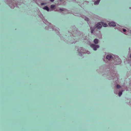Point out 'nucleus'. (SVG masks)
<instances>
[{
    "mask_svg": "<svg viewBox=\"0 0 131 131\" xmlns=\"http://www.w3.org/2000/svg\"><path fill=\"white\" fill-rule=\"evenodd\" d=\"M124 32H125L126 31V30L124 29L123 30Z\"/></svg>",
    "mask_w": 131,
    "mask_h": 131,
    "instance_id": "obj_15",
    "label": "nucleus"
},
{
    "mask_svg": "<svg viewBox=\"0 0 131 131\" xmlns=\"http://www.w3.org/2000/svg\"><path fill=\"white\" fill-rule=\"evenodd\" d=\"M91 33H93V31H94V29H93L91 27Z\"/></svg>",
    "mask_w": 131,
    "mask_h": 131,
    "instance_id": "obj_11",
    "label": "nucleus"
},
{
    "mask_svg": "<svg viewBox=\"0 0 131 131\" xmlns=\"http://www.w3.org/2000/svg\"><path fill=\"white\" fill-rule=\"evenodd\" d=\"M116 60H114V61H116Z\"/></svg>",
    "mask_w": 131,
    "mask_h": 131,
    "instance_id": "obj_20",
    "label": "nucleus"
},
{
    "mask_svg": "<svg viewBox=\"0 0 131 131\" xmlns=\"http://www.w3.org/2000/svg\"><path fill=\"white\" fill-rule=\"evenodd\" d=\"M101 23H98L96 25V27L99 29L101 28L102 27V25Z\"/></svg>",
    "mask_w": 131,
    "mask_h": 131,
    "instance_id": "obj_2",
    "label": "nucleus"
},
{
    "mask_svg": "<svg viewBox=\"0 0 131 131\" xmlns=\"http://www.w3.org/2000/svg\"><path fill=\"white\" fill-rule=\"evenodd\" d=\"M44 9H45L47 10L48 11H49V9L48 7L47 6H45L43 8Z\"/></svg>",
    "mask_w": 131,
    "mask_h": 131,
    "instance_id": "obj_6",
    "label": "nucleus"
},
{
    "mask_svg": "<svg viewBox=\"0 0 131 131\" xmlns=\"http://www.w3.org/2000/svg\"><path fill=\"white\" fill-rule=\"evenodd\" d=\"M130 58H131V54H130Z\"/></svg>",
    "mask_w": 131,
    "mask_h": 131,
    "instance_id": "obj_19",
    "label": "nucleus"
},
{
    "mask_svg": "<svg viewBox=\"0 0 131 131\" xmlns=\"http://www.w3.org/2000/svg\"><path fill=\"white\" fill-rule=\"evenodd\" d=\"M116 87H117V88L119 89V88H120L121 86H120V85H117V86H116Z\"/></svg>",
    "mask_w": 131,
    "mask_h": 131,
    "instance_id": "obj_12",
    "label": "nucleus"
},
{
    "mask_svg": "<svg viewBox=\"0 0 131 131\" xmlns=\"http://www.w3.org/2000/svg\"><path fill=\"white\" fill-rule=\"evenodd\" d=\"M101 24L103 27H106L107 26V25L105 23H104L103 22H101Z\"/></svg>",
    "mask_w": 131,
    "mask_h": 131,
    "instance_id": "obj_5",
    "label": "nucleus"
},
{
    "mask_svg": "<svg viewBox=\"0 0 131 131\" xmlns=\"http://www.w3.org/2000/svg\"><path fill=\"white\" fill-rule=\"evenodd\" d=\"M91 46L93 48L94 50H97V48H98L99 47V46L98 45H95L92 44L91 45Z\"/></svg>",
    "mask_w": 131,
    "mask_h": 131,
    "instance_id": "obj_1",
    "label": "nucleus"
},
{
    "mask_svg": "<svg viewBox=\"0 0 131 131\" xmlns=\"http://www.w3.org/2000/svg\"><path fill=\"white\" fill-rule=\"evenodd\" d=\"M55 6L54 5H52L51 6V8H53L55 7Z\"/></svg>",
    "mask_w": 131,
    "mask_h": 131,
    "instance_id": "obj_10",
    "label": "nucleus"
},
{
    "mask_svg": "<svg viewBox=\"0 0 131 131\" xmlns=\"http://www.w3.org/2000/svg\"><path fill=\"white\" fill-rule=\"evenodd\" d=\"M112 57L111 55H107L106 57V58L109 60L112 59Z\"/></svg>",
    "mask_w": 131,
    "mask_h": 131,
    "instance_id": "obj_4",
    "label": "nucleus"
},
{
    "mask_svg": "<svg viewBox=\"0 0 131 131\" xmlns=\"http://www.w3.org/2000/svg\"><path fill=\"white\" fill-rule=\"evenodd\" d=\"M100 1V0H97V1H95V2L94 3V4L95 5L98 4L99 3Z\"/></svg>",
    "mask_w": 131,
    "mask_h": 131,
    "instance_id": "obj_7",
    "label": "nucleus"
},
{
    "mask_svg": "<svg viewBox=\"0 0 131 131\" xmlns=\"http://www.w3.org/2000/svg\"><path fill=\"white\" fill-rule=\"evenodd\" d=\"M117 58H118V60H119V59L120 60V59H119V58L118 57H117Z\"/></svg>",
    "mask_w": 131,
    "mask_h": 131,
    "instance_id": "obj_18",
    "label": "nucleus"
},
{
    "mask_svg": "<svg viewBox=\"0 0 131 131\" xmlns=\"http://www.w3.org/2000/svg\"><path fill=\"white\" fill-rule=\"evenodd\" d=\"M44 4V3H41V5H43Z\"/></svg>",
    "mask_w": 131,
    "mask_h": 131,
    "instance_id": "obj_17",
    "label": "nucleus"
},
{
    "mask_svg": "<svg viewBox=\"0 0 131 131\" xmlns=\"http://www.w3.org/2000/svg\"><path fill=\"white\" fill-rule=\"evenodd\" d=\"M110 26L114 27L116 26L115 23L114 22H112L108 23Z\"/></svg>",
    "mask_w": 131,
    "mask_h": 131,
    "instance_id": "obj_3",
    "label": "nucleus"
},
{
    "mask_svg": "<svg viewBox=\"0 0 131 131\" xmlns=\"http://www.w3.org/2000/svg\"><path fill=\"white\" fill-rule=\"evenodd\" d=\"M94 42L95 44H97L98 42V40L97 39H95L94 40Z\"/></svg>",
    "mask_w": 131,
    "mask_h": 131,
    "instance_id": "obj_8",
    "label": "nucleus"
},
{
    "mask_svg": "<svg viewBox=\"0 0 131 131\" xmlns=\"http://www.w3.org/2000/svg\"><path fill=\"white\" fill-rule=\"evenodd\" d=\"M122 94V91L119 92L118 93V95L119 96H120Z\"/></svg>",
    "mask_w": 131,
    "mask_h": 131,
    "instance_id": "obj_9",
    "label": "nucleus"
},
{
    "mask_svg": "<svg viewBox=\"0 0 131 131\" xmlns=\"http://www.w3.org/2000/svg\"><path fill=\"white\" fill-rule=\"evenodd\" d=\"M85 20H87V21H89V19H88V18H86L85 19Z\"/></svg>",
    "mask_w": 131,
    "mask_h": 131,
    "instance_id": "obj_13",
    "label": "nucleus"
},
{
    "mask_svg": "<svg viewBox=\"0 0 131 131\" xmlns=\"http://www.w3.org/2000/svg\"><path fill=\"white\" fill-rule=\"evenodd\" d=\"M60 10L61 11H64V9L63 8H60Z\"/></svg>",
    "mask_w": 131,
    "mask_h": 131,
    "instance_id": "obj_14",
    "label": "nucleus"
},
{
    "mask_svg": "<svg viewBox=\"0 0 131 131\" xmlns=\"http://www.w3.org/2000/svg\"><path fill=\"white\" fill-rule=\"evenodd\" d=\"M54 0H50V1L51 2H53L54 1Z\"/></svg>",
    "mask_w": 131,
    "mask_h": 131,
    "instance_id": "obj_16",
    "label": "nucleus"
}]
</instances>
